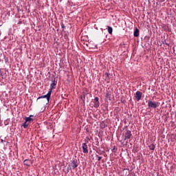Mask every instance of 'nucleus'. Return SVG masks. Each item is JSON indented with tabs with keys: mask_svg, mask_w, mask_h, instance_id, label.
I'll list each match as a JSON object with an SVG mask.
<instances>
[{
	"mask_svg": "<svg viewBox=\"0 0 176 176\" xmlns=\"http://www.w3.org/2000/svg\"><path fill=\"white\" fill-rule=\"evenodd\" d=\"M71 166L73 170H75L76 167H78V160H74L71 163Z\"/></svg>",
	"mask_w": 176,
	"mask_h": 176,
	"instance_id": "5",
	"label": "nucleus"
},
{
	"mask_svg": "<svg viewBox=\"0 0 176 176\" xmlns=\"http://www.w3.org/2000/svg\"><path fill=\"white\" fill-rule=\"evenodd\" d=\"M23 163H24L25 166H30V164H31V160H25L23 161Z\"/></svg>",
	"mask_w": 176,
	"mask_h": 176,
	"instance_id": "11",
	"label": "nucleus"
},
{
	"mask_svg": "<svg viewBox=\"0 0 176 176\" xmlns=\"http://www.w3.org/2000/svg\"><path fill=\"white\" fill-rule=\"evenodd\" d=\"M52 96V89L48 91V93L45 96H41L37 98V100H41V98H47L48 102L50 101V97Z\"/></svg>",
	"mask_w": 176,
	"mask_h": 176,
	"instance_id": "2",
	"label": "nucleus"
},
{
	"mask_svg": "<svg viewBox=\"0 0 176 176\" xmlns=\"http://www.w3.org/2000/svg\"><path fill=\"white\" fill-rule=\"evenodd\" d=\"M135 98L137 101H140V100H141V98H142V92L137 91L135 94Z\"/></svg>",
	"mask_w": 176,
	"mask_h": 176,
	"instance_id": "4",
	"label": "nucleus"
},
{
	"mask_svg": "<svg viewBox=\"0 0 176 176\" xmlns=\"http://www.w3.org/2000/svg\"><path fill=\"white\" fill-rule=\"evenodd\" d=\"M32 118H34V116L31 115V116H30V117H26L25 120L26 122H33L34 119H32Z\"/></svg>",
	"mask_w": 176,
	"mask_h": 176,
	"instance_id": "10",
	"label": "nucleus"
},
{
	"mask_svg": "<svg viewBox=\"0 0 176 176\" xmlns=\"http://www.w3.org/2000/svg\"><path fill=\"white\" fill-rule=\"evenodd\" d=\"M148 108H153L154 109L157 108L160 105V102H153L151 100H148Z\"/></svg>",
	"mask_w": 176,
	"mask_h": 176,
	"instance_id": "1",
	"label": "nucleus"
},
{
	"mask_svg": "<svg viewBox=\"0 0 176 176\" xmlns=\"http://www.w3.org/2000/svg\"><path fill=\"white\" fill-rule=\"evenodd\" d=\"M82 148L83 153H89V149H87V144L82 143Z\"/></svg>",
	"mask_w": 176,
	"mask_h": 176,
	"instance_id": "7",
	"label": "nucleus"
},
{
	"mask_svg": "<svg viewBox=\"0 0 176 176\" xmlns=\"http://www.w3.org/2000/svg\"><path fill=\"white\" fill-rule=\"evenodd\" d=\"M107 31L109 34H111L112 32L113 31V29H112V27L111 26H107Z\"/></svg>",
	"mask_w": 176,
	"mask_h": 176,
	"instance_id": "12",
	"label": "nucleus"
},
{
	"mask_svg": "<svg viewBox=\"0 0 176 176\" xmlns=\"http://www.w3.org/2000/svg\"><path fill=\"white\" fill-rule=\"evenodd\" d=\"M105 76H107V78H109V73H105L104 74Z\"/></svg>",
	"mask_w": 176,
	"mask_h": 176,
	"instance_id": "16",
	"label": "nucleus"
},
{
	"mask_svg": "<svg viewBox=\"0 0 176 176\" xmlns=\"http://www.w3.org/2000/svg\"><path fill=\"white\" fill-rule=\"evenodd\" d=\"M96 157H98V161L100 162L101 159H102V157H100L98 155H96Z\"/></svg>",
	"mask_w": 176,
	"mask_h": 176,
	"instance_id": "15",
	"label": "nucleus"
},
{
	"mask_svg": "<svg viewBox=\"0 0 176 176\" xmlns=\"http://www.w3.org/2000/svg\"><path fill=\"white\" fill-rule=\"evenodd\" d=\"M107 98H111V94H107Z\"/></svg>",
	"mask_w": 176,
	"mask_h": 176,
	"instance_id": "17",
	"label": "nucleus"
},
{
	"mask_svg": "<svg viewBox=\"0 0 176 176\" xmlns=\"http://www.w3.org/2000/svg\"><path fill=\"white\" fill-rule=\"evenodd\" d=\"M57 85V82H56V78L52 81V83L50 85L51 92L53 91V89H56V86Z\"/></svg>",
	"mask_w": 176,
	"mask_h": 176,
	"instance_id": "8",
	"label": "nucleus"
},
{
	"mask_svg": "<svg viewBox=\"0 0 176 176\" xmlns=\"http://www.w3.org/2000/svg\"><path fill=\"white\" fill-rule=\"evenodd\" d=\"M60 25L62 28H65V25H64V23H60Z\"/></svg>",
	"mask_w": 176,
	"mask_h": 176,
	"instance_id": "18",
	"label": "nucleus"
},
{
	"mask_svg": "<svg viewBox=\"0 0 176 176\" xmlns=\"http://www.w3.org/2000/svg\"><path fill=\"white\" fill-rule=\"evenodd\" d=\"M28 123H27V121H25L23 124V126L24 127V129H27V127H28Z\"/></svg>",
	"mask_w": 176,
	"mask_h": 176,
	"instance_id": "14",
	"label": "nucleus"
},
{
	"mask_svg": "<svg viewBox=\"0 0 176 176\" xmlns=\"http://www.w3.org/2000/svg\"><path fill=\"white\" fill-rule=\"evenodd\" d=\"M125 131L126 132L124 135V141H126V140H130V138H133V134H131V131L126 129Z\"/></svg>",
	"mask_w": 176,
	"mask_h": 176,
	"instance_id": "3",
	"label": "nucleus"
},
{
	"mask_svg": "<svg viewBox=\"0 0 176 176\" xmlns=\"http://www.w3.org/2000/svg\"><path fill=\"white\" fill-rule=\"evenodd\" d=\"M155 144H152L149 146V149H151V151H155Z\"/></svg>",
	"mask_w": 176,
	"mask_h": 176,
	"instance_id": "13",
	"label": "nucleus"
},
{
	"mask_svg": "<svg viewBox=\"0 0 176 176\" xmlns=\"http://www.w3.org/2000/svg\"><path fill=\"white\" fill-rule=\"evenodd\" d=\"M94 108H98L100 107V101H98V97H96L94 100Z\"/></svg>",
	"mask_w": 176,
	"mask_h": 176,
	"instance_id": "6",
	"label": "nucleus"
},
{
	"mask_svg": "<svg viewBox=\"0 0 176 176\" xmlns=\"http://www.w3.org/2000/svg\"><path fill=\"white\" fill-rule=\"evenodd\" d=\"M133 35H134L135 37L140 36V30H138V28H136L135 29Z\"/></svg>",
	"mask_w": 176,
	"mask_h": 176,
	"instance_id": "9",
	"label": "nucleus"
}]
</instances>
